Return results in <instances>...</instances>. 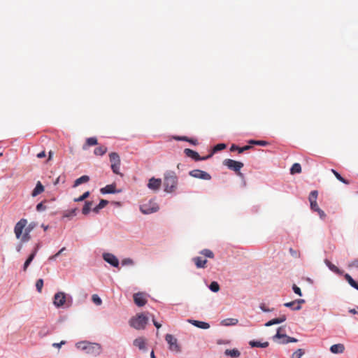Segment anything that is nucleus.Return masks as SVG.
<instances>
[{
  "label": "nucleus",
  "mask_w": 358,
  "mask_h": 358,
  "mask_svg": "<svg viewBox=\"0 0 358 358\" xmlns=\"http://www.w3.org/2000/svg\"><path fill=\"white\" fill-rule=\"evenodd\" d=\"M27 220L24 218L20 220L15 224L14 232L17 239L21 238L22 243L28 242L31 239L30 233L35 228L36 223L31 222L27 226Z\"/></svg>",
  "instance_id": "obj_1"
},
{
  "label": "nucleus",
  "mask_w": 358,
  "mask_h": 358,
  "mask_svg": "<svg viewBox=\"0 0 358 358\" xmlns=\"http://www.w3.org/2000/svg\"><path fill=\"white\" fill-rule=\"evenodd\" d=\"M73 297L64 292H57L53 297V304L57 308H69L72 306Z\"/></svg>",
  "instance_id": "obj_2"
},
{
  "label": "nucleus",
  "mask_w": 358,
  "mask_h": 358,
  "mask_svg": "<svg viewBox=\"0 0 358 358\" xmlns=\"http://www.w3.org/2000/svg\"><path fill=\"white\" fill-rule=\"evenodd\" d=\"M78 349L85 351L87 354L92 356H97L100 355L101 352V347L99 344L96 343L89 342H78L76 343Z\"/></svg>",
  "instance_id": "obj_3"
},
{
  "label": "nucleus",
  "mask_w": 358,
  "mask_h": 358,
  "mask_svg": "<svg viewBox=\"0 0 358 358\" xmlns=\"http://www.w3.org/2000/svg\"><path fill=\"white\" fill-rule=\"evenodd\" d=\"M178 184V177L173 171H168L164 174V191L167 193H171L176 188Z\"/></svg>",
  "instance_id": "obj_4"
},
{
  "label": "nucleus",
  "mask_w": 358,
  "mask_h": 358,
  "mask_svg": "<svg viewBox=\"0 0 358 358\" xmlns=\"http://www.w3.org/2000/svg\"><path fill=\"white\" fill-rule=\"evenodd\" d=\"M148 322V317L144 314L137 315L136 317H132L129 320V324L133 328L141 330L144 329Z\"/></svg>",
  "instance_id": "obj_5"
},
{
  "label": "nucleus",
  "mask_w": 358,
  "mask_h": 358,
  "mask_svg": "<svg viewBox=\"0 0 358 358\" xmlns=\"http://www.w3.org/2000/svg\"><path fill=\"white\" fill-rule=\"evenodd\" d=\"M159 210V205L153 200H150L140 206V210L144 215H150L157 212Z\"/></svg>",
  "instance_id": "obj_6"
},
{
  "label": "nucleus",
  "mask_w": 358,
  "mask_h": 358,
  "mask_svg": "<svg viewBox=\"0 0 358 358\" xmlns=\"http://www.w3.org/2000/svg\"><path fill=\"white\" fill-rule=\"evenodd\" d=\"M165 340L169 344V349L175 352H180V347L178 343V340L171 334H166L165 336Z\"/></svg>",
  "instance_id": "obj_7"
},
{
  "label": "nucleus",
  "mask_w": 358,
  "mask_h": 358,
  "mask_svg": "<svg viewBox=\"0 0 358 358\" xmlns=\"http://www.w3.org/2000/svg\"><path fill=\"white\" fill-rule=\"evenodd\" d=\"M223 164L226 166L229 169L236 172H238L243 166V164L242 162L231 159H227L224 160Z\"/></svg>",
  "instance_id": "obj_8"
},
{
  "label": "nucleus",
  "mask_w": 358,
  "mask_h": 358,
  "mask_svg": "<svg viewBox=\"0 0 358 358\" xmlns=\"http://www.w3.org/2000/svg\"><path fill=\"white\" fill-rule=\"evenodd\" d=\"M103 259L105 262L109 264L110 266L118 268L120 262L117 257L112 253L105 252L103 254Z\"/></svg>",
  "instance_id": "obj_9"
},
{
  "label": "nucleus",
  "mask_w": 358,
  "mask_h": 358,
  "mask_svg": "<svg viewBox=\"0 0 358 358\" xmlns=\"http://www.w3.org/2000/svg\"><path fill=\"white\" fill-rule=\"evenodd\" d=\"M281 330V327H279L277 330V332L275 335L273 336V340L275 341L277 338H286V341H280V344H287L289 343H296L298 341V340L295 338L290 337L287 336L286 334H282L280 333V331Z\"/></svg>",
  "instance_id": "obj_10"
},
{
  "label": "nucleus",
  "mask_w": 358,
  "mask_h": 358,
  "mask_svg": "<svg viewBox=\"0 0 358 358\" xmlns=\"http://www.w3.org/2000/svg\"><path fill=\"white\" fill-rule=\"evenodd\" d=\"M184 153L185 154V155L187 157L192 158V159H194L196 162L206 160L210 157V155H207V156L201 157H200V155H199V153L197 152H196L193 150H191L189 148H185L184 150Z\"/></svg>",
  "instance_id": "obj_11"
},
{
  "label": "nucleus",
  "mask_w": 358,
  "mask_h": 358,
  "mask_svg": "<svg viewBox=\"0 0 358 358\" xmlns=\"http://www.w3.org/2000/svg\"><path fill=\"white\" fill-rule=\"evenodd\" d=\"M189 175L193 178L206 180H209L211 179V176L208 173L199 169H194L191 171L189 172Z\"/></svg>",
  "instance_id": "obj_12"
},
{
  "label": "nucleus",
  "mask_w": 358,
  "mask_h": 358,
  "mask_svg": "<svg viewBox=\"0 0 358 358\" xmlns=\"http://www.w3.org/2000/svg\"><path fill=\"white\" fill-rule=\"evenodd\" d=\"M317 195H318L317 191L313 190L310 192V194L309 195V198H308L310 204V208H311V210H313V211H315V212H317V210H319L320 209L317 203Z\"/></svg>",
  "instance_id": "obj_13"
},
{
  "label": "nucleus",
  "mask_w": 358,
  "mask_h": 358,
  "mask_svg": "<svg viewBox=\"0 0 358 358\" xmlns=\"http://www.w3.org/2000/svg\"><path fill=\"white\" fill-rule=\"evenodd\" d=\"M162 180L160 178L153 177L149 180L148 187L151 190L157 191L160 188Z\"/></svg>",
  "instance_id": "obj_14"
},
{
  "label": "nucleus",
  "mask_w": 358,
  "mask_h": 358,
  "mask_svg": "<svg viewBox=\"0 0 358 358\" xmlns=\"http://www.w3.org/2000/svg\"><path fill=\"white\" fill-rule=\"evenodd\" d=\"M121 189H116L115 184L107 185L104 187L101 188L100 192L102 194H115L121 192Z\"/></svg>",
  "instance_id": "obj_15"
},
{
  "label": "nucleus",
  "mask_w": 358,
  "mask_h": 358,
  "mask_svg": "<svg viewBox=\"0 0 358 358\" xmlns=\"http://www.w3.org/2000/svg\"><path fill=\"white\" fill-rule=\"evenodd\" d=\"M187 322L192 324L193 326L202 329H208L210 328V324L208 322L194 320H188Z\"/></svg>",
  "instance_id": "obj_16"
},
{
  "label": "nucleus",
  "mask_w": 358,
  "mask_h": 358,
  "mask_svg": "<svg viewBox=\"0 0 358 358\" xmlns=\"http://www.w3.org/2000/svg\"><path fill=\"white\" fill-rule=\"evenodd\" d=\"M134 300L138 306H143L146 303V299L142 293H136L134 295Z\"/></svg>",
  "instance_id": "obj_17"
},
{
  "label": "nucleus",
  "mask_w": 358,
  "mask_h": 358,
  "mask_svg": "<svg viewBox=\"0 0 358 358\" xmlns=\"http://www.w3.org/2000/svg\"><path fill=\"white\" fill-rule=\"evenodd\" d=\"M133 344L141 350H146L145 340L143 337L136 338L134 341Z\"/></svg>",
  "instance_id": "obj_18"
},
{
  "label": "nucleus",
  "mask_w": 358,
  "mask_h": 358,
  "mask_svg": "<svg viewBox=\"0 0 358 358\" xmlns=\"http://www.w3.org/2000/svg\"><path fill=\"white\" fill-rule=\"evenodd\" d=\"M344 350V345L341 343L334 344L330 347V351L333 354H341Z\"/></svg>",
  "instance_id": "obj_19"
},
{
  "label": "nucleus",
  "mask_w": 358,
  "mask_h": 358,
  "mask_svg": "<svg viewBox=\"0 0 358 358\" xmlns=\"http://www.w3.org/2000/svg\"><path fill=\"white\" fill-rule=\"evenodd\" d=\"M324 264L328 267V268L330 271H331L332 272H334V273H335L336 274H338V275H342L343 274V271H341L337 266H336L334 264H333L328 259H325L324 260Z\"/></svg>",
  "instance_id": "obj_20"
},
{
  "label": "nucleus",
  "mask_w": 358,
  "mask_h": 358,
  "mask_svg": "<svg viewBox=\"0 0 358 358\" xmlns=\"http://www.w3.org/2000/svg\"><path fill=\"white\" fill-rule=\"evenodd\" d=\"M44 191V187L43 185L41 184V182L40 181H38L36 185V187H34V189H33L32 192H31V196L33 197H35L37 195L40 194L41 193H42Z\"/></svg>",
  "instance_id": "obj_21"
},
{
  "label": "nucleus",
  "mask_w": 358,
  "mask_h": 358,
  "mask_svg": "<svg viewBox=\"0 0 358 358\" xmlns=\"http://www.w3.org/2000/svg\"><path fill=\"white\" fill-rule=\"evenodd\" d=\"M249 345L252 348H267L268 346L269 343L267 341L262 343V342L258 341H251L249 342Z\"/></svg>",
  "instance_id": "obj_22"
},
{
  "label": "nucleus",
  "mask_w": 358,
  "mask_h": 358,
  "mask_svg": "<svg viewBox=\"0 0 358 358\" xmlns=\"http://www.w3.org/2000/svg\"><path fill=\"white\" fill-rule=\"evenodd\" d=\"M89 180H90V177L88 176H86V175L82 176L81 177L77 178L74 181V184H73V187H76L83 183L87 182Z\"/></svg>",
  "instance_id": "obj_23"
},
{
  "label": "nucleus",
  "mask_w": 358,
  "mask_h": 358,
  "mask_svg": "<svg viewBox=\"0 0 358 358\" xmlns=\"http://www.w3.org/2000/svg\"><path fill=\"white\" fill-rule=\"evenodd\" d=\"M344 277L352 287L358 290V282L355 281L352 278V276L350 275H349L348 273L345 274Z\"/></svg>",
  "instance_id": "obj_24"
},
{
  "label": "nucleus",
  "mask_w": 358,
  "mask_h": 358,
  "mask_svg": "<svg viewBox=\"0 0 358 358\" xmlns=\"http://www.w3.org/2000/svg\"><path fill=\"white\" fill-rule=\"evenodd\" d=\"M108 203V201L107 200L101 199L99 201V204L92 208V211L94 212L95 213H99L100 210L103 208Z\"/></svg>",
  "instance_id": "obj_25"
},
{
  "label": "nucleus",
  "mask_w": 358,
  "mask_h": 358,
  "mask_svg": "<svg viewBox=\"0 0 358 358\" xmlns=\"http://www.w3.org/2000/svg\"><path fill=\"white\" fill-rule=\"evenodd\" d=\"M224 355L233 358H237L241 355V353L237 349L234 348L231 350H226L224 352Z\"/></svg>",
  "instance_id": "obj_26"
},
{
  "label": "nucleus",
  "mask_w": 358,
  "mask_h": 358,
  "mask_svg": "<svg viewBox=\"0 0 358 358\" xmlns=\"http://www.w3.org/2000/svg\"><path fill=\"white\" fill-rule=\"evenodd\" d=\"M194 261L197 268H204L207 262L206 259L200 257H194Z\"/></svg>",
  "instance_id": "obj_27"
},
{
  "label": "nucleus",
  "mask_w": 358,
  "mask_h": 358,
  "mask_svg": "<svg viewBox=\"0 0 358 358\" xmlns=\"http://www.w3.org/2000/svg\"><path fill=\"white\" fill-rule=\"evenodd\" d=\"M92 201H87L85 202L83 208L82 209V213L87 215L90 213L92 210Z\"/></svg>",
  "instance_id": "obj_28"
},
{
  "label": "nucleus",
  "mask_w": 358,
  "mask_h": 358,
  "mask_svg": "<svg viewBox=\"0 0 358 358\" xmlns=\"http://www.w3.org/2000/svg\"><path fill=\"white\" fill-rule=\"evenodd\" d=\"M284 306L287 308H289L293 310H299L301 308V305L296 304V301H290L284 303Z\"/></svg>",
  "instance_id": "obj_29"
},
{
  "label": "nucleus",
  "mask_w": 358,
  "mask_h": 358,
  "mask_svg": "<svg viewBox=\"0 0 358 358\" xmlns=\"http://www.w3.org/2000/svg\"><path fill=\"white\" fill-rule=\"evenodd\" d=\"M97 144V139L95 137H90L87 138L86 145H84L83 147V150H86L87 146H92Z\"/></svg>",
  "instance_id": "obj_30"
},
{
  "label": "nucleus",
  "mask_w": 358,
  "mask_h": 358,
  "mask_svg": "<svg viewBox=\"0 0 358 358\" xmlns=\"http://www.w3.org/2000/svg\"><path fill=\"white\" fill-rule=\"evenodd\" d=\"M107 152V148L106 146L101 145L97 147L94 149V153L97 156H102Z\"/></svg>",
  "instance_id": "obj_31"
},
{
  "label": "nucleus",
  "mask_w": 358,
  "mask_h": 358,
  "mask_svg": "<svg viewBox=\"0 0 358 358\" xmlns=\"http://www.w3.org/2000/svg\"><path fill=\"white\" fill-rule=\"evenodd\" d=\"M110 161L111 162V164H120V159L117 153L116 152H111L109 155Z\"/></svg>",
  "instance_id": "obj_32"
},
{
  "label": "nucleus",
  "mask_w": 358,
  "mask_h": 358,
  "mask_svg": "<svg viewBox=\"0 0 358 358\" xmlns=\"http://www.w3.org/2000/svg\"><path fill=\"white\" fill-rule=\"evenodd\" d=\"M251 147L250 145H245L244 147H242V148H239L238 147L237 145H232L230 148V150L231 151H235V150H237L238 152V153H242L245 150H248Z\"/></svg>",
  "instance_id": "obj_33"
},
{
  "label": "nucleus",
  "mask_w": 358,
  "mask_h": 358,
  "mask_svg": "<svg viewBox=\"0 0 358 358\" xmlns=\"http://www.w3.org/2000/svg\"><path fill=\"white\" fill-rule=\"evenodd\" d=\"M76 210L77 208H73L71 210H65L63 214V217H67L69 219L73 217L74 216L76 215Z\"/></svg>",
  "instance_id": "obj_34"
},
{
  "label": "nucleus",
  "mask_w": 358,
  "mask_h": 358,
  "mask_svg": "<svg viewBox=\"0 0 358 358\" xmlns=\"http://www.w3.org/2000/svg\"><path fill=\"white\" fill-rule=\"evenodd\" d=\"M238 320L235 318H227L222 321V324L224 326L235 325L238 323Z\"/></svg>",
  "instance_id": "obj_35"
},
{
  "label": "nucleus",
  "mask_w": 358,
  "mask_h": 358,
  "mask_svg": "<svg viewBox=\"0 0 358 358\" xmlns=\"http://www.w3.org/2000/svg\"><path fill=\"white\" fill-rule=\"evenodd\" d=\"M34 257H35V254L34 253H31L29 256V257L27 259V260L25 261V262L24 263L23 266H22V269H23L24 271H27L28 266L30 265V264L31 263V262L33 261Z\"/></svg>",
  "instance_id": "obj_36"
},
{
  "label": "nucleus",
  "mask_w": 358,
  "mask_h": 358,
  "mask_svg": "<svg viewBox=\"0 0 358 358\" xmlns=\"http://www.w3.org/2000/svg\"><path fill=\"white\" fill-rule=\"evenodd\" d=\"M301 172V164H299V163H294L291 169H290V173L292 174H295V173H300Z\"/></svg>",
  "instance_id": "obj_37"
},
{
  "label": "nucleus",
  "mask_w": 358,
  "mask_h": 358,
  "mask_svg": "<svg viewBox=\"0 0 358 358\" xmlns=\"http://www.w3.org/2000/svg\"><path fill=\"white\" fill-rule=\"evenodd\" d=\"M210 290L213 292H217L220 290V285L216 281H213L208 286Z\"/></svg>",
  "instance_id": "obj_38"
},
{
  "label": "nucleus",
  "mask_w": 358,
  "mask_h": 358,
  "mask_svg": "<svg viewBox=\"0 0 358 358\" xmlns=\"http://www.w3.org/2000/svg\"><path fill=\"white\" fill-rule=\"evenodd\" d=\"M287 320L285 315H282L278 318H274L272 320L273 325L278 324L284 322Z\"/></svg>",
  "instance_id": "obj_39"
},
{
  "label": "nucleus",
  "mask_w": 358,
  "mask_h": 358,
  "mask_svg": "<svg viewBox=\"0 0 358 358\" xmlns=\"http://www.w3.org/2000/svg\"><path fill=\"white\" fill-rule=\"evenodd\" d=\"M331 171L332 173H334V175L336 176V178L339 180L341 181V182L344 183V184H348V181L347 180H345V178H343L341 174L337 172L336 170L334 169H331Z\"/></svg>",
  "instance_id": "obj_40"
},
{
  "label": "nucleus",
  "mask_w": 358,
  "mask_h": 358,
  "mask_svg": "<svg viewBox=\"0 0 358 358\" xmlns=\"http://www.w3.org/2000/svg\"><path fill=\"white\" fill-rule=\"evenodd\" d=\"M121 264L123 266H134V261L131 258H124L122 260Z\"/></svg>",
  "instance_id": "obj_41"
},
{
  "label": "nucleus",
  "mask_w": 358,
  "mask_h": 358,
  "mask_svg": "<svg viewBox=\"0 0 358 358\" xmlns=\"http://www.w3.org/2000/svg\"><path fill=\"white\" fill-rule=\"evenodd\" d=\"M90 196V192L89 191H87L85 192H84L81 196H80L78 198H75L73 199V201L75 202H80V201H84L85 199H87L88 196Z\"/></svg>",
  "instance_id": "obj_42"
},
{
  "label": "nucleus",
  "mask_w": 358,
  "mask_h": 358,
  "mask_svg": "<svg viewBox=\"0 0 358 358\" xmlns=\"http://www.w3.org/2000/svg\"><path fill=\"white\" fill-rule=\"evenodd\" d=\"M66 250L65 247L62 248L56 254L49 257V261H55L57 258Z\"/></svg>",
  "instance_id": "obj_43"
},
{
  "label": "nucleus",
  "mask_w": 358,
  "mask_h": 358,
  "mask_svg": "<svg viewBox=\"0 0 358 358\" xmlns=\"http://www.w3.org/2000/svg\"><path fill=\"white\" fill-rule=\"evenodd\" d=\"M303 354L304 351L302 349H298L292 353L291 358H301Z\"/></svg>",
  "instance_id": "obj_44"
},
{
  "label": "nucleus",
  "mask_w": 358,
  "mask_h": 358,
  "mask_svg": "<svg viewBox=\"0 0 358 358\" xmlns=\"http://www.w3.org/2000/svg\"><path fill=\"white\" fill-rule=\"evenodd\" d=\"M111 169L113 172L117 175H122L120 169V164H111Z\"/></svg>",
  "instance_id": "obj_45"
},
{
  "label": "nucleus",
  "mask_w": 358,
  "mask_h": 358,
  "mask_svg": "<svg viewBox=\"0 0 358 358\" xmlns=\"http://www.w3.org/2000/svg\"><path fill=\"white\" fill-rule=\"evenodd\" d=\"M249 143L253 144V145H261V146H266L268 144V143L265 141H255V140H250L249 141Z\"/></svg>",
  "instance_id": "obj_46"
},
{
  "label": "nucleus",
  "mask_w": 358,
  "mask_h": 358,
  "mask_svg": "<svg viewBox=\"0 0 358 358\" xmlns=\"http://www.w3.org/2000/svg\"><path fill=\"white\" fill-rule=\"evenodd\" d=\"M201 254L208 258H213L214 257L213 252L208 249H204L201 250Z\"/></svg>",
  "instance_id": "obj_47"
},
{
  "label": "nucleus",
  "mask_w": 358,
  "mask_h": 358,
  "mask_svg": "<svg viewBox=\"0 0 358 358\" xmlns=\"http://www.w3.org/2000/svg\"><path fill=\"white\" fill-rule=\"evenodd\" d=\"M92 299V301L97 306H100L102 303L101 299L97 294H93Z\"/></svg>",
  "instance_id": "obj_48"
},
{
  "label": "nucleus",
  "mask_w": 358,
  "mask_h": 358,
  "mask_svg": "<svg viewBox=\"0 0 358 358\" xmlns=\"http://www.w3.org/2000/svg\"><path fill=\"white\" fill-rule=\"evenodd\" d=\"M49 334V330L47 327H43L38 332V336L41 338Z\"/></svg>",
  "instance_id": "obj_49"
},
{
  "label": "nucleus",
  "mask_w": 358,
  "mask_h": 358,
  "mask_svg": "<svg viewBox=\"0 0 358 358\" xmlns=\"http://www.w3.org/2000/svg\"><path fill=\"white\" fill-rule=\"evenodd\" d=\"M226 147H227V145H226V144H224V143H219V144H217V145L213 148V152H218V151L222 150H224Z\"/></svg>",
  "instance_id": "obj_50"
},
{
  "label": "nucleus",
  "mask_w": 358,
  "mask_h": 358,
  "mask_svg": "<svg viewBox=\"0 0 358 358\" xmlns=\"http://www.w3.org/2000/svg\"><path fill=\"white\" fill-rule=\"evenodd\" d=\"M43 286V280L38 279L36 282V288L38 292H41L42 287Z\"/></svg>",
  "instance_id": "obj_51"
},
{
  "label": "nucleus",
  "mask_w": 358,
  "mask_h": 358,
  "mask_svg": "<svg viewBox=\"0 0 358 358\" xmlns=\"http://www.w3.org/2000/svg\"><path fill=\"white\" fill-rule=\"evenodd\" d=\"M289 252L290 255H291L292 257H295V258H299V257H300V254H299V252H297L296 250H294L293 248H290L289 249Z\"/></svg>",
  "instance_id": "obj_52"
},
{
  "label": "nucleus",
  "mask_w": 358,
  "mask_h": 358,
  "mask_svg": "<svg viewBox=\"0 0 358 358\" xmlns=\"http://www.w3.org/2000/svg\"><path fill=\"white\" fill-rule=\"evenodd\" d=\"M45 206L43 205V202L38 203L36 205V209L38 212L44 211L45 210Z\"/></svg>",
  "instance_id": "obj_53"
},
{
  "label": "nucleus",
  "mask_w": 358,
  "mask_h": 358,
  "mask_svg": "<svg viewBox=\"0 0 358 358\" xmlns=\"http://www.w3.org/2000/svg\"><path fill=\"white\" fill-rule=\"evenodd\" d=\"M292 289H293L294 292L295 294H296L297 295L302 296V292H301V290L300 287H299L296 285H293Z\"/></svg>",
  "instance_id": "obj_54"
},
{
  "label": "nucleus",
  "mask_w": 358,
  "mask_h": 358,
  "mask_svg": "<svg viewBox=\"0 0 358 358\" xmlns=\"http://www.w3.org/2000/svg\"><path fill=\"white\" fill-rule=\"evenodd\" d=\"M259 308L264 313H268L273 310V309L267 308L264 303H261L259 305Z\"/></svg>",
  "instance_id": "obj_55"
},
{
  "label": "nucleus",
  "mask_w": 358,
  "mask_h": 358,
  "mask_svg": "<svg viewBox=\"0 0 358 358\" xmlns=\"http://www.w3.org/2000/svg\"><path fill=\"white\" fill-rule=\"evenodd\" d=\"M320 217L322 219V220H324L325 217H326V214L322 210V209H320L319 210L317 211Z\"/></svg>",
  "instance_id": "obj_56"
},
{
  "label": "nucleus",
  "mask_w": 358,
  "mask_h": 358,
  "mask_svg": "<svg viewBox=\"0 0 358 358\" xmlns=\"http://www.w3.org/2000/svg\"><path fill=\"white\" fill-rule=\"evenodd\" d=\"M175 139H176L178 141H188L189 142V138L187 136H176V137H175Z\"/></svg>",
  "instance_id": "obj_57"
},
{
  "label": "nucleus",
  "mask_w": 358,
  "mask_h": 358,
  "mask_svg": "<svg viewBox=\"0 0 358 358\" xmlns=\"http://www.w3.org/2000/svg\"><path fill=\"white\" fill-rule=\"evenodd\" d=\"M66 342L64 341H62L60 343H55L52 344V346L55 348H60L62 345H64Z\"/></svg>",
  "instance_id": "obj_58"
},
{
  "label": "nucleus",
  "mask_w": 358,
  "mask_h": 358,
  "mask_svg": "<svg viewBox=\"0 0 358 358\" xmlns=\"http://www.w3.org/2000/svg\"><path fill=\"white\" fill-rule=\"evenodd\" d=\"M349 266L358 268V259H355V261L352 262Z\"/></svg>",
  "instance_id": "obj_59"
},
{
  "label": "nucleus",
  "mask_w": 358,
  "mask_h": 358,
  "mask_svg": "<svg viewBox=\"0 0 358 358\" xmlns=\"http://www.w3.org/2000/svg\"><path fill=\"white\" fill-rule=\"evenodd\" d=\"M40 248H41V244L40 243L36 244L31 253H34L36 255Z\"/></svg>",
  "instance_id": "obj_60"
},
{
  "label": "nucleus",
  "mask_w": 358,
  "mask_h": 358,
  "mask_svg": "<svg viewBox=\"0 0 358 358\" xmlns=\"http://www.w3.org/2000/svg\"><path fill=\"white\" fill-rule=\"evenodd\" d=\"M152 322H153V324L155 325V327L158 329L161 327V324H159L158 322H157L156 320H155L154 319L152 320Z\"/></svg>",
  "instance_id": "obj_61"
},
{
  "label": "nucleus",
  "mask_w": 358,
  "mask_h": 358,
  "mask_svg": "<svg viewBox=\"0 0 358 358\" xmlns=\"http://www.w3.org/2000/svg\"><path fill=\"white\" fill-rule=\"evenodd\" d=\"M22 245L20 243V244H18L17 246H16V250L17 252H20L22 250Z\"/></svg>",
  "instance_id": "obj_62"
},
{
  "label": "nucleus",
  "mask_w": 358,
  "mask_h": 358,
  "mask_svg": "<svg viewBox=\"0 0 358 358\" xmlns=\"http://www.w3.org/2000/svg\"><path fill=\"white\" fill-rule=\"evenodd\" d=\"M358 310L352 308L349 310V313L352 314H357V315Z\"/></svg>",
  "instance_id": "obj_63"
},
{
  "label": "nucleus",
  "mask_w": 358,
  "mask_h": 358,
  "mask_svg": "<svg viewBox=\"0 0 358 358\" xmlns=\"http://www.w3.org/2000/svg\"><path fill=\"white\" fill-rule=\"evenodd\" d=\"M45 156V152H41L37 155L38 158H42Z\"/></svg>",
  "instance_id": "obj_64"
}]
</instances>
